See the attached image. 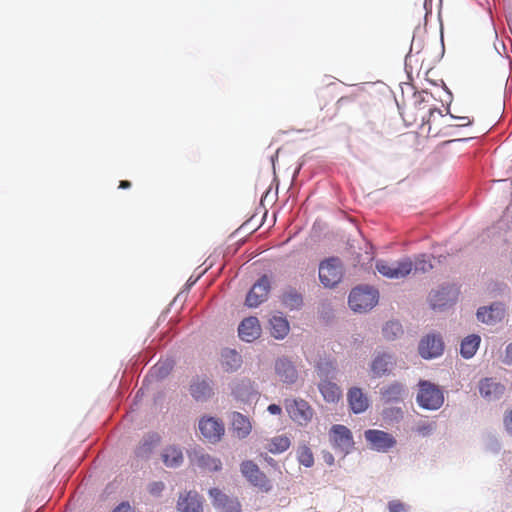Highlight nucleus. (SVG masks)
I'll return each mask as SVG.
<instances>
[{"label": "nucleus", "instance_id": "nucleus-19", "mask_svg": "<svg viewBox=\"0 0 512 512\" xmlns=\"http://www.w3.org/2000/svg\"><path fill=\"white\" fill-rule=\"evenodd\" d=\"M415 109L420 112L421 110H425V107H417ZM420 121L422 124L428 125V133H433L437 135L439 130H433V126L436 125L439 121L445 122V115L442 114V111L439 109H431L428 108L427 111H422L420 113Z\"/></svg>", "mask_w": 512, "mask_h": 512}, {"label": "nucleus", "instance_id": "nucleus-15", "mask_svg": "<svg viewBox=\"0 0 512 512\" xmlns=\"http://www.w3.org/2000/svg\"><path fill=\"white\" fill-rule=\"evenodd\" d=\"M239 337L246 342H252L261 334V327L256 317L244 319L238 327Z\"/></svg>", "mask_w": 512, "mask_h": 512}, {"label": "nucleus", "instance_id": "nucleus-11", "mask_svg": "<svg viewBox=\"0 0 512 512\" xmlns=\"http://www.w3.org/2000/svg\"><path fill=\"white\" fill-rule=\"evenodd\" d=\"M213 506L221 512H242L241 505L236 498H230L218 488L209 490Z\"/></svg>", "mask_w": 512, "mask_h": 512}, {"label": "nucleus", "instance_id": "nucleus-29", "mask_svg": "<svg viewBox=\"0 0 512 512\" xmlns=\"http://www.w3.org/2000/svg\"><path fill=\"white\" fill-rule=\"evenodd\" d=\"M404 387L401 383L394 382L380 390L382 399L385 402H398L402 399Z\"/></svg>", "mask_w": 512, "mask_h": 512}, {"label": "nucleus", "instance_id": "nucleus-16", "mask_svg": "<svg viewBox=\"0 0 512 512\" xmlns=\"http://www.w3.org/2000/svg\"><path fill=\"white\" fill-rule=\"evenodd\" d=\"M275 372L279 380L284 383L293 384L298 378L295 366L286 358H280L276 361Z\"/></svg>", "mask_w": 512, "mask_h": 512}, {"label": "nucleus", "instance_id": "nucleus-24", "mask_svg": "<svg viewBox=\"0 0 512 512\" xmlns=\"http://www.w3.org/2000/svg\"><path fill=\"white\" fill-rule=\"evenodd\" d=\"M162 461L167 467H178L183 462V453L180 448L171 445L167 446L161 454Z\"/></svg>", "mask_w": 512, "mask_h": 512}, {"label": "nucleus", "instance_id": "nucleus-46", "mask_svg": "<svg viewBox=\"0 0 512 512\" xmlns=\"http://www.w3.org/2000/svg\"><path fill=\"white\" fill-rule=\"evenodd\" d=\"M130 187H131V182H130V181H128V180H122V181H120V183H119V188H120V189H128V188H130Z\"/></svg>", "mask_w": 512, "mask_h": 512}, {"label": "nucleus", "instance_id": "nucleus-21", "mask_svg": "<svg viewBox=\"0 0 512 512\" xmlns=\"http://www.w3.org/2000/svg\"><path fill=\"white\" fill-rule=\"evenodd\" d=\"M231 424L233 433L239 439L246 438L250 434L252 429V425L249 418L239 412L232 413Z\"/></svg>", "mask_w": 512, "mask_h": 512}, {"label": "nucleus", "instance_id": "nucleus-8", "mask_svg": "<svg viewBox=\"0 0 512 512\" xmlns=\"http://www.w3.org/2000/svg\"><path fill=\"white\" fill-rule=\"evenodd\" d=\"M241 472L254 486L266 492L271 489L270 481L254 462L244 461L241 464Z\"/></svg>", "mask_w": 512, "mask_h": 512}, {"label": "nucleus", "instance_id": "nucleus-17", "mask_svg": "<svg viewBox=\"0 0 512 512\" xmlns=\"http://www.w3.org/2000/svg\"><path fill=\"white\" fill-rule=\"evenodd\" d=\"M161 437L158 433H148L139 442V445L135 449V455L141 459H147L150 457L154 449L159 445Z\"/></svg>", "mask_w": 512, "mask_h": 512}, {"label": "nucleus", "instance_id": "nucleus-36", "mask_svg": "<svg viewBox=\"0 0 512 512\" xmlns=\"http://www.w3.org/2000/svg\"><path fill=\"white\" fill-rule=\"evenodd\" d=\"M402 333V326L398 322L391 321L383 327V335L387 339H394Z\"/></svg>", "mask_w": 512, "mask_h": 512}, {"label": "nucleus", "instance_id": "nucleus-45", "mask_svg": "<svg viewBox=\"0 0 512 512\" xmlns=\"http://www.w3.org/2000/svg\"><path fill=\"white\" fill-rule=\"evenodd\" d=\"M504 362L507 364H512V343L509 344L506 348V355Z\"/></svg>", "mask_w": 512, "mask_h": 512}, {"label": "nucleus", "instance_id": "nucleus-27", "mask_svg": "<svg viewBox=\"0 0 512 512\" xmlns=\"http://www.w3.org/2000/svg\"><path fill=\"white\" fill-rule=\"evenodd\" d=\"M281 302L290 310H298L303 305V297L297 290L289 288L282 294Z\"/></svg>", "mask_w": 512, "mask_h": 512}, {"label": "nucleus", "instance_id": "nucleus-6", "mask_svg": "<svg viewBox=\"0 0 512 512\" xmlns=\"http://www.w3.org/2000/svg\"><path fill=\"white\" fill-rule=\"evenodd\" d=\"M329 435L333 447L345 454L349 453L354 446L351 431L344 425H333Z\"/></svg>", "mask_w": 512, "mask_h": 512}, {"label": "nucleus", "instance_id": "nucleus-33", "mask_svg": "<svg viewBox=\"0 0 512 512\" xmlns=\"http://www.w3.org/2000/svg\"><path fill=\"white\" fill-rule=\"evenodd\" d=\"M290 444L291 441L289 437L286 435H279L270 440L267 449L273 454H278L285 452L290 447Z\"/></svg>", "mask_w": 512, "mask_h": 512}, {"label": "nucleus", "instance_id": "nucleus-35", "mask_svg": "<svg viewBox=\"0 0 512 512\" xmlns=\"http://www.w3.org/2000/svg\"><path fill=\"white\" fill-rule=\"evenodd\" d=\"M297 458L300 464L304 465L305 467H311L314 464L313 453L311 449L306 445L299 447L297 451Z\"/></svg>", "mask_w": 512, "mask_h": 512}, {"label": "nucleus", "instance_id": "nucleus-42", "mask_svg": "<svg viewBox=\"0 0 512 512\" xmlns=\"http://www.w3.org/2000/svg\"><path fill=\"white\" fill-rule=\"evenodd\" d=\"M113 512H134V509L127 502L119 504Z\"/></svg>", "mask_w": 512, "mask_h": 512}, {"label": "nucleus", "instance_id": "nucleus-22", "mask_svg": "<svg viewBox=\"0 0 512 512\" xmlns=\"http://www.w3.org/2000/svg\"><path fill=\"white\" fill-rule=\"evenodd\" d=\"M503 316L504 309L499 304H494L490 307H481L477 311L478 320L486 324H494L500 321Z\"/></svg>", "mask_w": 512, "mask_h": 512}, {"label": "nucleus", "instance_id": "nucleus-12", "mask_svg": "<svg viewBox=\"0 0 512 512\" xmlns=\"http://www.w3.org/2000/svg\"><path fill=\"white\" fill-rule=\"evenodd\" d=\"M444 344L440 336L427 335L419 344V353L425 359L438 357L442 354Z\"/></svg>", "mask_w": 512, "mask_h": 512}, {"label": "nucleus", "instance_id": "nucleus-10", "mask_svg": "<svg viewBox=\"0 0 512 512\" xmlns=\"http://www.w3.org/2000/svg\"><path fill=\"white\" fill-rule=\"evenodd\" d=\"M199 430L202 436L211 443L219 441L225 431L223 423L213 417L202 418L199 421Z\"/></svg>", "mask_w": 512, "mask_h": 512}, {"label": "nucleus", "instance_id": "nucleus-39", "mask_svg": "<svg viewBox=\"0 0 512 512\" xmlns=\"http://www.w3.org/2000/svg\"><path fill=\"white\" fill-rule=\"evenodd\" d=\"M389 512H406V506L399 500H393L388 503Z\"/></svg>", "mask_w": 512, "mask_h": 512}, {"label": "nucleus", "instance_id": "nucleus-28", "mask_svg": "<svg viewBox=\"0 0 512 512\" xmlns=\"http://www.w3.org/2000/svg\"><path fill=\"white\" fill-rule=\"evenodd\" d=\"M190 393L196 400H206L212 395V388L207 380H196L190 386Z\"/></svg>", "mask_w": 512, "mask_h": 512}, {"label": "nucleus", "instance_id": "nucleus-37", "mask_svg": "<svg viewBox=\"0 0 512 512\" xmlns=\"http://www.w3.org/2000/svg\"><path fill=\"white\" fill-rule=\"evenodd\" d=\"M172 370V365L170 362H159L152 368V373L157 378H163L167 376Z\"/></svg>", "mask_w": 512, "mask_h": 512}, {"label": "nucleus", "instance_id": "nucleus-5", "mask_svg": "<svg viewBox=\"0 0 512 512\" xmlns=\"http://www.w3.org/2000/svg\"><path fill=\"white\" fill-rule=\"evenodd\" d=\"M284 406L289 417L299 425H306L313 418L312 407L303 399H285Z\"/></svg>", "mask_w": 512, "mask_h": 512}, {"label": "nucleus", "instance_id": "nucleus-23", "mask_svg": "<svg viewBox=\"0 0 512 512\" xmlns=\"http://www.w3.org/2000/svg\"><path fill=\"white\" fill-rule=\"evenodd\" d=\"M347 398L351 410L356 414L364 412L369 406L368 398L360 388L350 389Z\"/></svg>", "mask_w": 512, "mask_h": 512}, {"label": "nucleus", "instance_id": "nucleus-41", "mask_svg": "<svg viewBox=\"0 0 512 512\" xmlns=\"http://www.w3.org/2000/svg\"><path fill=\"white\" fill-rule=\"evenodd\" d=\"M505 430L512 436V410H510L504 417Z\"/></svg>", "mask_w": 512, "mask_h": 512}, {"label": "nucleus", "instance_id": "nucleus-7", "mask_svg": "<svg viewBox=\"0 0 512 512\" xmlns=\"http://www.w3.org/2000/svg\"><path fill=\"white\" fill-rule=\"evenodd\" d=\"M365 439L371 447L379 452H386L395 446V438L382 430L369 429L365 431Z\"/></svg>", "mask_w": 512, "mask_h": 512}, {"label": "nucleus", "instance_id": "nucleus-18", "mask_svg": "<svg viewBox=\"0 0 512 512\" xmlns=\"http://www.w3.org/2000/svg\"><path fill=\"white\" fill-rule=\"evenodd\" d=\"M505 391L504 385L492 378H484L479 382V392L488 400L499 399Z\"/></svg>", "mask_w": 512, "mask_h": 512}, {"label": "nucleus", "instance_id": "nucleus-3", "mask_svg": "<svg viewBox=\"0 0 512 512\" xmlns=\"http://www.w3.org/2000/svg\"><path fill=\"white\" fill-rule=\"evenodd\" d=\"M349 306L355 312H366L378 302V291L370 287L354 288L349 295Z\"/></svg>", "mask_w": 512, "mask_h": 512}, {"label": "nucleus", "instance_id": "nucleus-14", "mask_svg": "<svg viewBox=\"0 0 512 512\" xmlns=\"http://www.w3.org/2000/svg\"><path fill=\"white\" fill-rule=\"evenodd\" d=\"M457 296V291L454 287L441 288L432 291L429 295V301L433 309H443L451 305Z\"/></svg>", "mask_w": 512, "mask_h": 512}, {"label": "nucleus", "instance_id": "nucleus-20", "mask_svg": "<svg viewBox=\"0 0 512 512\" xmlns=\"http://www.w3.org/2000/svg\"><path fill=\"white\" fill-rule=\"evenodd\" d=\"M395 365L394 358L386 353L378 354L371 363V371L375 377L388 374Z\"/></svg>", "mask_w": 512, "mask_h": 512}, {"label": "nucleus", "instance_id": "nucleus-13", "mask_svg": "<svg viewBox=\"0 0 512 512\" xmlns=\"http://www.w3.org/2000/svg\"><path fill=\"white\" fill-rule=\"evenodd\" d=\"M203 497L196 491L181 493L177 501V509L180 512H203Z\"/></svg>", "mask_w": 512, "mask_h": 512}, {"label": "nucleus", "instance_id": "nucleus-32", "mask_svg": "<svg viewBox=\"0 0 512 512\" xmlns=\"http://www.w3.org/2000/svg\"><path fill=\"white\" fill-rule=\"evenodd\" d=\"M480 341H481V339L478 335L473 334V335L467 336L461 342V348H460L461 355L466 359L473 357L479 347Z\"/></svg>", "mask_w": 512, "mask_h": 512}, {"label": "nucleus", "instance_id": "nucleus-25", "mask_svg": "<svg viewBox=\"0 0 512 512\" xmlns=\"http://www.w3.org/2000/svg\"><path fill=\"white\" fill-rule=\"evenodd\" d=\"M191 460L200 468L209 471H218L221 469V461L217 458L211 457L208 454L194 452Z\"/></svg>", "mask_w": 512, "mask_h": 512}, {"label": "nucleus", "instance_id": "nucleus-34", "mask_svg": "<svg viewBox=\"0 0 512 512\" xmlns=\"http://www.w3.org/2000/svg\"><path fill=\"white\" fill-rule=\"evenodd\" d=\"M232 393L236 399L244 402L249 401L251 397L255 395L250 382L244 381L242 383L236 384L232 389Z\"/></svg>", "mask_w": 512, "mask_h": 512}, {"label": "nucleus", "instance_id": "nucleus-44", "mask_svg": "<svg viewBox=\"0 0 512 512\" xmlns=\"http://www.w3.org/2000/svg\"><path fill=\"white\" fill-rule=\"evenodd\" d=\"M267 410L270 414L273 415H280L282 413V408L277 404H270Z\"/></svg>", "mask_w": 512, "mask_h": 512}, {"label": "nucleus", "instance_id": "nucleus-9", "mask_svg": "<svg viewBox=\"0 0 512 512\" xmlns=\"http://www.w3.org/2000/svg\"><path fill=\"white\" fill-rule=\"evenodd\" d=\"M270 292V281L266 275H263L250 289L246 296V305L248 307H257L263 303Z\"/></svg>", "mask_w": 512, "mask_h": 512}, {"label": "nucleus", "instance_id": "nucleus-26", "mask_svg": "<svg viewBox=\"0 0 512 512\" xmlns=\"http://www.w3.org/2000/svg\"><path fill=\"white\" fill-rule=\"evenodd\" d=\"M271 335L276 339H283L289 333L290 326L286 318L273 316L270 319Z\"/></svg>", "mask_w": 512, "mask_h": 512}, {"label": "nucleus", "instance_id": "nucleus-43", "mask_svg": "<svg viewBox=\"0 0 512 512\" xmlns=\"http://www.w3.org/2000/svg\"><path fill=\"white\" fill-rule=\"evenodd\" d=\"M451 118L457 119L459 121V123L457 124V126L459 127L469 126L472 123V121L468 117H455L451 115Z\"/></svg>", "mask_w": 512, "mask_h": 512}, {"label": "nucleus", "instance_id": "nucleus-1", "mask_svg": "<svg viewBox=\"0 0 512 512\" xmlns=\"http://www.w3.org/2000/svg\"><path fill=\"white\" fill-rule=\"evenodd\" d=\"M375 267L386 278L401 279L408 276L412 271L428 272L432 269V264L425 255H419L415 258V261H412L409 257L391 263L385 260H378Z\"/></svg>", "mask_w": 512, "mask_h": 512}, {"label": "nucleus", "instance_id": "nucleus-2", "mask_svg": "<svg viewBox=\"0 0 512 512\" xmlns=\"http://www.w3.org/2000/svg\"><path fill=\"white\" fill-rule=\"evenodd\" d=\"M343 265L339 258L330 257L319 264V280L327 288L335 287L343 277Z\"/></svg>", "mask_w": 512, "mask_h": 512}, {"label": "nucleus", "instance_id": "nucleus-38", "mask_svg": "<svg viewBox=\"0 0 512 512\" xmlns=\"http://www.w3.org/2000/svg\"><path fill=\"white\" fill-rule=\"evenodd\" d=\"M435 429V424L432 422H421L419 423L415 431L422 436H428L432 433V431Z\"/></svg>", "mask_w": 512, "mask_h": 512}, {"label": "nucleus", "instance_id": "nucleus-31", "mask_svg": "<svg viewBox=\"0 0 512 512\" xmlns=\"http://www.w3.org/2000/svg\"><path fill=\"white\" fill-rule=\"evenodd\" d=\"M242 363L241 355L235 350H224L222 353V366L225 371H235Z\"/></svg>", "mask_w": 512, "mask_h": 512}, {"label": "nucleus", "instance_id": "nucleus-30", "mask_svg": "<svg viewBox=\"0 0 512 512\" xmlns=\"http://www.w3.org/2000/svg\"><path fill=\"white\" fill-rule=\"evenodd\" d=\"M319 390L327 402H336L341 397L340 388L333 382L324 380L319 384Z\"/></svg>", "mask_w": 512, "mask_h": 512}, {"label": "nucleus", "instance_id": "nucleus-4", "mask_svg": "<svg viewBox=\"0 0 512 512\" xmlns=\"http://www.w3.org/2000/svg\"><path fill=\"white\" fill-rule=\"evenodd\" d=\"M417 402L424 409L437 410L442 406L444 396L436 385L428 381H421L419 383Z\"/></svg>", "mask_w": 512, "mask_h": 512}, {"label": "nucleus", "instance_id": "nucleus-40", "mask_svg": "<svg viewBox=\"0 0 512 512\" xmlns=\"http://www.w3.org/2000/svg\"><path fill=\"white\" fill-rule=\"evenodd\" d=\"M164 490L163 482H153L149 485V492L152 495H159Z\"/></svg>", "mask_w": 512, "mask_h": 512}]
</instances>
